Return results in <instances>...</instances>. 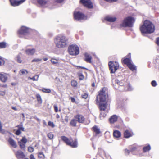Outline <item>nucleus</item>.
I'll return each mask as SVG.
<instances>
[{
	"mask_svg": "<svg viewBox=\"0 0 159 159\" xmlns=\"http://www.w3.org/2000/svg\"><path fill=\"white\" fill-rule=\"evenodd\" d=\"M55 46L58 48H64L68 47V52L70 53V46L68 38L64 35L57 36L54 39Z\"/></svg>",
	"mask_w": 159,
	"mask_h": 159,
	"instance_id": "1",
	"label": "nucleus"
},
{
	"mask_svg": "<svg viewBox=\"0 0 159 159\" xmlns=\"http://www.w3.org/2000/svg\"><path fill=\"white\" fill-rule=\"evenodd\" d=\"M140 29L143 34H151L154 32L155 27L151 22L148 20H145Z\"/></svg>",
	"mask_w": 159,
	"mask_h": 159,
	"instance_id": "2",
	"label": "nucleus"
},
{
	"mask_svg": "<svg viewBox=\"0 0 159 159\" xmlns=\"http://www.w3.org/2000/svg\"><path fill=\"white\" fill-rule=\"evenodd\" d=\"M135 21V19L132 17L130 16L127 17L125 18L120 24V26L124 27H132L133 26V24Z\"/></svg>",
	"mask_w": 159,
	"mask_h": 159,
	"instance_id": "3",
	"label": "nucleus"
},
{
	"mask_svg": "<svg viewBox=\"0 0 159 159\" xmlns=\"http://www.w3.org/2000/svg\"><path fill=\"white\" fill-rule=\"evenodd\" d=\"M106 89L104 88L102 89V90L101 91L98 95L96 98V101L97 102H104L106 101L107 98L108 97V95L107 93L106 92Z\"/></svg>",
	"mask_w": 159,
	"mask_h": 159,
	"instance_id": "4",
	"label": "nucleus"
},
{
	"mask_svg": "<svg viewBox=\"0 0 159 159\" xmlns=\"http://www.w3.org/2000/svg\"><path fill=\"white\" fill-rule=\"evenodd\" d=\"M108 65L111 73H114L119 68L118 63L114 61H110Z\"/></svg>",
	"mask_w": 159,
	"mask_h": 159,
	"instance_id": "5",
	"label": "nucleus"
},
{
	"mask_svg": "<svg viewBox=\"0 0 159 159\" xmlns=\"http://www.w3.org/2000/svg\"><path fill=\"white\" fill-rule=\"evenodd\" d=\"M107 107V103H102L100 102L99 103V108L101 111L99 117L101 119H102V116L103 117H104L106 116V114L104 112L105 110L106 109Z\"/></svg>",
	"mask_w": 159,
	"mask_h": 159,
	"instance_id": "6",
	"label": "nucleus"
},
{
	"mask_svg": "<svg viewBox=\"0 0 159 159\" xmlns=\"http://www.w3.org/2000/svg\"><path fill=\"white\" fill-rule=\"evenodd\" d=\"M79 53V48L76 45H70V55H76Z\"/></svg>",
	"mask_w": 159,
	"mask_h": 159,
	"instance_id": "7",
	"label": "nucleus"
},
{
	"mask_svg": "<svg viewBox=\"0 0 159 159\" xmlns=\"http://www.w3.org/2000/svg\"><path fill=\"white\" fill-rule=\"evenodd\" d=\"M74 16L75 19L78 20L86 19V17L83 14L80 12L75 13Z\"/></svg>",
	"mask_w": 159,
	"mask_h": 159,
	"instance_id": "8",
	"label": "nucleus"
},
{
	"mask_svg": "<svg viewBox=\"0 0 159 159\" xmlns=\"http://www.w3.org/2000/svg\"><path fill=\"white\" fill-rule=\"evenodd\" d=\"M80 1L84 6L88 8H92L93 7L90 0H80Z\"/></svg>",
	"mask_w": 159,
	"mask_h": 159,
	"instance_id": "9",
	"label": "nucleus"
},
{
	"mask_svg": "<svg viewBox=\"0 0 159 159\" xmlns=\"http://www.w3.org/2000/svg\"><path fill=\"white\" fill-rule=\"evenodd\" d=\"M11 5L13 6H16L21 4L25 0H9Z\"/></svg>",
	"mask_w": 159,
	"mask_h": 159,
	"instance_id": "10",
	"label": "nucleus"
},
{
	"mask_svg": "<svg viewBox=\"0 0 159 159\" xmlns=\"http://www.w3.org/2000/svg\"><path fill=\"white\" fill-rule=\"evenodd\" d=\"M29 29L26 27L22 26L18 31L20 35H25L29 32Z\"/></svg>",
	"mask_w": 159,
	"mask_h": 159,
	"instance_id": "11",
	"label": "nucleus"
},
{
	"mask_svg": "<svg viewBox=\"0 0 159 159\" xmlns=\"http://www.w3.org/2000/svg\"><path fill=\"white\" fill-rule=\"evenodd\" d=\"M7 79V74L5 73L0 74V80L2 82H6Z\"/></svg>",
	"mask_w": 159,
	"mask_h": 159,
	"instance_id": "12",
	"label": "nucleus"
},
{
	"mask_svg": "<svg viewBox=\"0 0 159 159\" xmlns=\"http://www.w3.org/2000/svg\"><path fill=\"white\" fill-rule=\"evenodd\" d=\"M75 119L79 123H83L84 121V117L81 115H77L75 117Z\"/></svg>",
	"mask_w": 159,
	"mask_h": 159,
	"instance_id": "13",
	"label": "nucleus"
},
{
	"mask_svg": "<svg viewBox=\"0 0 159 159\" xmlns=\"http://www.w3.org/2000/svg\"><path fill=\"white\" fill-rule=\"evenodd\" d=\"M84 60L87 62L91 63V59L92 58V57L88 53H85L84 54Z\"/></svg>",
	"mask_w": 159,
	"mask_h": 159,
	"instance_id": "14",
	"label": "nucleus"
},
{
	"mask_svg": "<svg viewBox=\"0 0 159 159\" xmlns=\"http://www.w3.org/2000/svg\"><path fill=\"white\" fill-rule=\"evenodd\" d=\"M16 157L18 158H23L25 155L23 152L20 150L18 151L16 153Z\"/></svg>",
	"mask_w": 159,
	"mask_h": 159,
	"instance_id": "15",
	"label": "nucleus"
},
{
	"mask_svg": "<svg viewBox=\"0 0 159 159\" xmlns=\"http://www.w3.org/2000/svg\"><path fill=\"white\" fill-rule=\"evenodd\" d=\"M105 20L108 21L112 22L116 21V18L115 17H112L110 16H107L105 17Z\"/></svg>",
	"mask_w": 159,
	"mask_h": 159,
	"instance_id": "16",
	"label": "nucleus"
},
{
	"mask_svg": "<svg viewBox=\"0 0 159 159\" xmlns=\"http://www.w3.org/2000/svg\"><path fill=\"white\" fill-rule=\"evenodd\" d=\"M26 54L28 55H33L35 52V50L34 48L28 49L25 51Z\"/></svg>",
	"mask_w": 159,
	"mask_h": 159,
	"instance_id": "17",
	"label": "nucleus"
},
{
	"mask_svg": "<svg viewBox=\"0 0 159 159\" xmlns=\"http://www.w3.org/2000/svg\"><path fill=\"white\" fill-rule=\"evenodd\" d=\"M8 141L10 144L11 146L15 148H16L17 147V145L16 142L12 138H9Z\"/></svg>",
	"mask_w": 159,
	"mask_h": 159,
	"instance_id": "18",
	"label": "nucleus"
},
{
	"mask_svg": "<svg viewBox=\"0 0 159 159\" xmlns=\"http://www.w3.org/2000/svg\"><path fill=\"white\" fill-rule=\"evenodd\" d=\"M70 146L73 148H76L77 147V143L76 139L71 140L70 139Z\"/></svg>",
	"mask_w": 159,
	"mask_h": 159,
	"instance_id": "19",
	"label": "nucleus"
},
{
	"mask_svg": "<svg viewBox=\"0 0 159 159\" xmlns=\"http://www.w3.org/2000/svg\"><path fill=\"white\" fill-rule=\"evenodd\" d=\"M117 116L115 115L112 116L109 119V120L111 123H113L116 121L117 120Z\"/></svg>",
	"mask_w": 159,
	"mask_h": 159,
	"instance_id": "20",
	"label": "nucleus"
},
{
	"mask_svg": "<svg viewBox=\"0 0 159 159\" xmlns=\"http://www.w3.org/2000/svg\"><path fill=\"white\" fill-rule=\"evenodd\" d=\"M62 140L67 145L70 146V140L67 137L65 136H62L61 137Z\"/></svg>",
	"mask_w": 159,
	"mask_h": 159,
	"instance_id": "21",
	"label": "nucleus"
},
{
	"mask_svg": "<svg viewBox=\"0 0 159 159\" xmlns=\"http://www.w3.org/2000/svg\"><path fill=\"white\" fill-rule=\"evenodd\" d=\"M121 133L118 130H116L113 132V136L116 138H119L121 136Z\"/></svg>",
	"mask_w": 159,
	"mask_h": 159,
	"instance_id": "22",
	"label": "nucleus"
},
{
	"mask_svg": "<svg viewBox=\"0 0 159 159\" xmlns=\"http://www.w3.org/2000/svg\"><path fill=\"white\" fill-rule=\"evenodd\" d=\"M127 66L132 71L136 70V66L133 64L131 62L130 64H129Z\"/></svg>",
	"mask_w": 159,
	"mask_h": 159,
	"instance_id": "23",
	"label": "nucleus"
},
{
	"mask_svg": "<svg viewBox=\"0 0 159 159\" xmlns=\"http://www.w3.org/2000/svg\"><path fill=\"white\" fill-rule=\"evenodd\" d=\"M38 3L41 5L46 4L48 1V0H37Z\"/></svg>",
	"mask_w": 159,
	"mask_h": 159,
	"instance_id": "24",
	"label": "nucleus"
},
{
	"mask_svg": "<svg viewBox=\"0 0 159 159\" xmlns=\"http://www.w3.org/2000/svg\"><path fill=\"white\" fill-rule=\"evenodd\" d=\"M124 137L128 138L131 136V134L128 130H125L124 133Z\"/></svg>",
	"mask_w": 159,
	"mask_h": 159,
	"instance_id": "25",
	"label": "nucleus"
},
{
	"mask_svg": "<svg viewBox=\"0 0 159 159\" xmlns=\"http://www.w3.org/2000/svg\"><path fill=\"white\" fill-rule=\"evenodd\" d=\"M18 143L20 146V148L23 150H25V144L22 143L20 141H18Z\"/></svg>",
	"mask_w": 159,
	"mask_h": 159,
	"instance_id": "26",
	"label": "nucleus"
},
{
	"mask_svg": "<svg viewBox=\"0 0 159 159\" xmlns=\"http://www.w3.org/2000/svg\"><path fill=\"white\" fill-rule=\"evenodd\" d=\"M123 61L125 64H126L127 66L129 64H130L131 62V60L129 58H125Z\"/></svg>",
	"mask_w": 159,
	"mask_h": 159,
	"instance_id": "27",
	"label": "nucleus"
},
{
	"mask_svg": "<svg viewBox=\"0 0 159 159\" xmlns=\"http://www.w3.org/2000/svg\"><path fill=\"white\" fill-rule=\"evenodd\" d=\"M21 54L20 53L17 55L16 57V60L19 63H21L22 62V60L21 58Z\"/></svg>",
	"mask_w": 159,
	"mask_h": 159,
	"instance_id": "28",
	"label": "nucleus"
},
{
	"mask_svg": "<svg viewBox=\"0 0 159 159\" xmlns=\"http://www.w3.org/2000/svg\"><path fill=\"white\" fill-rule=\"evenodd\" d=\"M93 131L97 134H99L100 133V129L96 126H95L93 127Z\"/></svg>",
	"mask_w": 159,
	"mask_h": 159,
	"instance_id": "29",
	"label": "nucleus"
},
{
	"mask_svg": "<svg viewBox=\"0 0 159 159\" xmlns=\"http://www.w3.org/2000/svg\"><path fill=\"white\" fill-rule=\"evenodd\" d=\"M39 75H36L33 77H29L28 79L32 80L33 81H37L38 80V78L39 77Z\"/></svg>",
	"mask_w": 159,
	"mask_h": 159,
	"instance_id": "30",
	"label": "nucleus"
},
{
	"mask_svg": "<svg viewBox=\"0 0 159 159\" xmlns=\"http://www.w3.org/2000/svg\"><path fill=\"white\" fill-rule=\"evenodd\" d=\"M77 123V120L75 118L74 119L72 120L70 122V125L73 126H75Z\"/></svg>",
	"mask_w": 159,
	"mask_h": 159,
	"instance_id": "31",
	"label": "nucleus"
},
{
	"mask_svg": "<svg viewBox=\"0 0 159 159\" xmlns=\"http://www.w3.org/2000/svg\"><path fill=\"white\" fill-rule=\"evenodd\" d=\"M151 149V147L149 145L144 147L143 148V151L144 152H146L149 151Z\"/></svg>",
	"mask_w": 159,
	"mask_h": 159,
	"instance_id": "32",
	"label": "nucleus"
},
{
	"mask_svg": "<svg viewBox=\"0 0 159 159\" xmlns=\"http://www.w3.org/2000/svg\"><path fill=\"white\" fill-rule=\"evenodd\" d=\"M36 97L39 103H42V100L39 94H37L36 95Z\"/></svg>",
	"mask_w": 159,
	"mask_h": 159,
	"instance_id": "33",
	"label": "nucleus"
},
{
	"mask_svg": "<svg viewBox=\"0 0 159 159\" xmlns=\"http://www.w3.org/2000/svg\"><path fill=\"white\" fill-rule=\"evenodd\" d=\"M42 91L43 92L47 93H49L51 92V90L50 89L46 88H43Z\"/></svg>",
	"mask_w": 159,
	"mask_h": 159,
	"instance_id": "34",
	"label": "nucleus"
},
{
	"mask_svg": "<svg viewBox=\"0 0 159 159\" xmlns=\"http://www.w3.org/2000/svg\"><path fill=\"white\" fill-rule=\"evenodd\" d=\"M115 83L118 84L120 86H122L124 85V83L122 82H120V81L117 79L115 80Z\"/></svg>",
	"mask_w": 159,
	"mask_h": 159,
	"instance_id": "35",
	"label": "nucleus"
},
{
	"mask_svg": "<svg viewBox=\"0 0 159 159\" xmlns=\"http://www.w3.org/2000/svg\"><path fill=\"white\" fill-rule=\"evenodd\" d=\"M71 84L72 86L76 87L77 85V82L75 80H72L71 81Z\"/></svg>",
	"mask_w": 159,
	"mask_h": 159,
	"instance_id": "36",
	"label": "nucleus"
},
{
	"mask_svg": "<svg viewBox=\"0 0 159 159\" xmlns=\"http://www.w3.org/2000/svg\"><path fill=\"white\" fill-rule=\"evenodd\" d=\"M20 72L21 74L20 73V75L27 74L28 73V71L25 69L21 70H20Z\"/></svg>",
	"mask_w": 159,
	"mask_h": 159,
	"instance_id": "37",
	"label": "nucleus"
},
{
	"mask_svg": "<svg viewBox=\"0 0 159 159\" xmlns=\"http://www.w3.org/2000/svg\"><path fill=\"white\" fill-rule=\"evenodd\" d=\"M18 128V129L21 131H24V128L22 126V125H19L16 126Z\"/></svg>",
	"mask_w": 159,
	"mask_h": 159,
	"instance_id": "38",
	"label": "nucleus"
},
{
	"mask_svg": "<svg viewBox=\"0 0 159 159\" xmlns=\"http://www.w3.org/2000/svg\"><path fill=\"white\" fill-rule=\"evenodd\" d=\"M19 141L21 142L22 143L26 144L27 142V139L25 137H23L20 141Z\"/></svg>",
	"mask_w": 159,
	"mask_h": 159,
	"instance_id": "39",
	"label": "nucleus"
},
{
	"mask_svg": "<svg viewBox=\"0 0 159 159\" xmlns=\"http://www.w3.org/2000/svg\"><path fill=\"white\" fill-rule=\"evenodd\" d=\"M51 62L53 64H57L58 63V60L55 59H52L51 60Z\"/></svg>",
	"mask_w": 159,
	"mask_h": 159,
	"instance_id": "40",
	"label": "nucleus"
},
{
	"mask_svg": "<svg viewBox=\"0 0 159 159\" xmlns=\"http://www.w3.org/2000/svg\"><path fill=\"white\" fill-rule=\"evenodd\" d=\"M39 157L42 159H43L44 158V155L43 152H40L39 153Z\"/></svg>",
	"mask_w": 159,
	"mask_h": 159,
	"instance_id": "41",
	"label": "nucleus"
},
{
	"mask_svg": "<svg viewBox=\"0 0 159 159\" xmlns=\"http://www.w3.org/2000/svg\"><path fill=\"white\" fill-rule=\"evenodd\" d=\"M6 43L4 42L0 43V48H4L6 47Z\"/></svg>",
	"mask_w": 159,
	"mask_h": 159,
	"instance_id": "42",
	"label": "nucleus"
},
{
	"mask_svg": "<svg viewBox=\"0 0 159 159\" xmlns=\"http://www.w3.org/2000/svg\"><path fill=\"white\" fill-rule=\"evenodd\" d=\"M48 136L50 139H53V135L52 133L50 132L48 134Z\"/></svg>",
	"mask_w": 159,
	"mask_h": 159,
	"instance_id": "43",
	"label": "nucleus"
},
{
	"mask_svg": "<svg viewBox=\"0 0 159 159\" xmlns=\"http://www.w3.org/2000/svg\"><path fill=\"white\" fill-rule=\"evenodd\" d=\"M42 60V59L38 58H35L32 61V62H37L39 61H41Z\"/></svg>",
	"mask_w": 159,
	"mask_h": 159,
	"instance_id": "44",
	"label": "nucleus"
},
{
	"mask_svg": "<svg viewBox=\"0 0 159 159\" xmlns=\"http://www.w3.org/2000/svg\"><path fill=\"white\" fill-rule=\"evenodd\" d=\"M4 63V61L2 57L0 56V66L3 65Z\"/></svg>",
	"mask_w": 159,
	"mask_h": 159,
	"instance_id": "45",
	"label": "nucleus"
},
{
	"mask_svg": "<svg viewBox=\"0 0 159 159\" xmlns=\"http://www.w3.org/2000/svg\"><path fill=\"white\" fill-rule=\"evenodd\" d=\"M70 99L72 102L75 103L76 104H77L78 102L74 98L71 97L70 98Z\"/></svg>",
	"mask_w": 159,
	"mask_h": 159,
	"instance_id": "46",
	"label": "nucleus"
},
{
	"mask_svg": "<svg viewBox=\"0 0 159 159\" xmlns=\"http://www.w3.org/2000/svg\"><path fill=\"white\" fill-rule=\"evenodd\" d=\"M48 125L49 126H51L52 128L54 127V125L53 122H52L50 121H49L48 122Z\"/></svg>",
	"mask_w": 159,
	"mask_h": 159,
	"instance_id": "47",
	"label": "nucleus"
},
{
	"mask_svg": "<svg viewBox=\"0 0 159 159\" xmlns=\"http://www.w3.org/2000/svg\"><path fill=\"white\" fill-rule=\"evenodd\" d=\"M55 4L56 3H60L63 2L64 0H54Z\"/></svg>",
	"mask_w": 159,
	"mask_h": 159,
	"instance_id": "48",
	"label": "nucleus"
},
{
	"mask_svg": "<svg viewBox=\"0 0 159 159\" xmlns=\"http://www.w3.org/2000/svg\"><path fill=\"white\" fill-rule=\"evenodd\" d=\"M28 150L29 152H32L34 151V148L32 147H29L28 148Z\"/></svg>",
	"mask_w": 159,
	"mask_h": 159,
	"instance_id": "49",
	"label": "nucleus"
},
{
	"mask_svg": "<svg viewBox=\"0 0 159 159\" xmlns=\"http://www.w3.org/2000/svg\"><path fill=\"white\" fill-rule=\"evenodd\" d=\"M128 88H125L124 90L125 91H130L131 90V89L130 88V87L129 84L128 85Z\"/></svg>",
	"mask_w": 159,
	"mask_h": 159,
	"instance_id": "50",
	"label": "nucleus"
},
{
	"mask_svg": "<svg viewBox=\"0 0 159 159\" xmlns=\"http://www.w3.org/2000/svg\"><path fill=\"white\" fill-rule=\"evenodd\" d=\"M54 111L56 112H57L58 111V107L56 105H54Z\"/></svg>",
	"mask_w": 159,
	"mask_h": 159,
	"instance_id": "51",
	"label": "nucleus"
},
{
	"mask_svg": "<svg viewBox=\"0 0 159 159\" xmlns=\"http://www.w3.org/2000/svg\"><path fill=\"white\" fill-rule=\"evenodd\" d=\"M79 78L80 80H82L84 79V77L83 74H81L79 75Z\"/></svg>",
	"mask_w": 159,
	"mask_h": 159,
	"instance_id": "52",
	"label": "nucleus"
},
{
	"mask_svg": "<svg viewBox=\"0 0 159 159\" xmlns=\"http://www.w3.org/2000/svg\"><path fill=\"white\" fill-rule=\"evenodd\" d=\"M88 95L86 93H85L82 95V98H84V99L87 98L88 97Z\"/></svg>",
	"mask_w": 159,
	"mask_h": 159,
	"instance_id": "53",
	"label": "nucleus"
},
{
	"mask_svg": "<svg viewBox=\"0 0 159 159\" xmlns=\"http://www.w3.org/2000/svg\"><path fill=\"white\" fill-rule=\"evenodd\" d=\"M152 85L154 87H155L157 85V83L155 81L153 80L151 82Z\"/></svg>",
	"mask_w": 159,
	"mask_h": 159,
	"instance_id": "54",
	"label": "nucleus"
},
{
	"mask_svg": "<svg viewBox=\"0 0 159 159\" xmlns=\"http://www.w3.org/2000/svg\"><path fill=\"white\" fill-rule=\"evenodd\" d=\"M21 132L19 129L17 130L15 133V134L17 135H19L20 134H21Z\"/></svg>",
	"mask_w": 159,
	"mask_h": 159,
	"instance_id": "55",
	"label": "nucleus"
},
{
	"mask_svg": "<svg viewBox=\"0 0 159 159\" xmlns=\"http://www.w3.org/2000/svg\"><path fill=\"white\" fill-rule=\"evenodd\" d=\"M156 43L157 45L159 46V37L156 39Z\"/></svg>",
	"mask_w": 159,
	"mask_h": 159,
	"instance_id": "56",
	"label": "nucleus"
},
{
	"mask_svg": "<svg viewBox=\"0 0 159 159\" xmlns=\"http://www.w3.org/2000/svg\"><path fill=\"white\" fill-rule=\"evenodd\" d=\"M125 154L127 155H129L130 152L127 149H125Z\"/></svg>",
	"mask_w": 159,
	"mask_h": 159,
	"instance_id": "57",
	"label": "nucleus"
},
{
	"mask_svg": "<svg viewBox=\"0 0 159 159\" xmlns=\"http://www.w3.org/2000/svg\"><path fill=\"white\" fill-rule=\"evenodd\" d=\"M69 120V116H65V121L66 122H68V120Z\"/></svg>",
	"mask_w": 159,
	"mask_h": 159,
	"instance_id": "58",
	"label": "nucleus"
},
{
	"mask_svg": "<svg viewBox=\"0 0 159 159\" xmlns=\"http://www.w3.org/2000/svg\"><path fill=\"white\" fill-rule=\"evenodd\" d=\"M105 1L109 2H116L117 0H105Z\"/></svg>",
	"mask_w": 159,
	"mask_h": 159,
	"instance_id": "59",
	"label": "nucleus"
},
{
	"mask_svg": "<svg viewBox=\"0 0 159 159\" xmlns=\"http://www.w3.org/2000/svg\"><path fill=\"white\" fill-rule=\"evenodd\" d=\"M30 159H35L34 155L32 154H31L30 156Z\"/></svg>",
	"mask_w": 159,
	"mask_h": 159,
	"instance_id": "60",
	"label": "nucleus"
},
{
	"mask_svg": "<svg viewBox=\"0 0 159 159\" xmlns=\"http://www.w3.org/2000/svg\"><path fill=\"white\" fill-rule=\"evenodd\" d=\"M5 94V93L2 92H0V95H3Z\"/></svg>",
	"mask_w": 159,
	"mask_h": 159,
	"instance_id": "61",
	"label": "nucleus"
},
{
	"mask_svg": "<svg viewBox=\"0 0 159 159\" xmlns=\"http://www.w3.org/2000/svg\"><path fill=\"white\" fill-rule=\"evenodd\" d=\"M136 149V147H133L132 148V149H131V151H134V150H135Z\"/></svg>",
	"mask_w": 159,
	"mask_h": 159,
	"instance_id": "62",
	"label": "nucleus"
},
{
	"mask_svg": "<svg viewBox=\"0 0 159 159\" xmlns=\"http://www.w3.org/2000/svg\"><path fill=\"white\" fill-rule=\"evenodd\" d=\"M56 117L57 118H60V116L58 114H57L56 116Z\"/></svg>",
	"mask_w": 159,
	"mask_h": 159,
	"instance_id": "63",
	"label": "nucleus"
},
{
	"mask_svg": "<svg viewBox=\"0 0 159 159\" xmlns=\"http://www.w3.org/2000/svg\"><path fill=\"white\" fill-rule=\"evenodd\" d=\"M95 85V84L94 83H93L92 84V87H94Z\"/></svg>",
	"mask_w": 159,
	"mask_h": 159,
	"instance_id": "64",
	"label": "nucleus"
}]
</instances>
